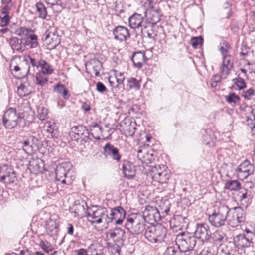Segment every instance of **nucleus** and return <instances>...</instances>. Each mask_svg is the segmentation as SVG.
<instances>
[{
  "label": "nucleus",
  "mask_w": 255,
  "mask_h": 255,
  "mask_svg": "<svg viewBox=\"0 0 255 255\" xmlns=\"http://www.w3.org/2000/svg\"><path fill=\"white\" fill-rule=\"evenodd\" d=\"M148 225L141 214H133L126 219L125 226L131 234L138 236L144 234Z\"/></svg>",
  "instance_id": "f257e3e1"
},
{
  "label": "nucleus",
  "mask_w": 255,
  "mask_h": 255,
  "mask_svg": "<svg viewBox=\"0 0 255 255\" xmlns=\"http://www.w3.org/2000/svg\"><path fill=\"white\" fill-rule=\"evenodd\" d=\"M86 216L88 221L92 224H102L103 226L107 227L110 223L107 210L100 206H93L87 208Z\"/></svg>",
  "instance_id": "f03ea898"
},
{
  "label": "nucleus",
  "mask_w": 255,
  "mask_h": 255,
  "mask_svg": "<svg viewBox=\"0 0 255 255\" xmlns=\"http://www.w3.org/2000/svg\"><path fill=\"white\" fill-rule=\"evenodd\" d=\"M228 207L221 203H217L214 208L212 213L208 215V219L210 224L213 227L218 228L225 224L227 222Z\"/></svg>",
  "instance_id": "7ed1b4c3"
},
{
  "label": "nucleus",
  "mask_w": 255,
  "mask_h": 255,
  "mask_svg": "<svg viewBox=\"0 0 255 255\" xmlns=\"http://www.w3.org/2000/svg\"><path fill=\"white\" fill-rule=\"evenodd\" d=\"M56 179L62 184L70 185L75 178V173L70 163H63L55 170Z\"/></svg>",
  "instance_id": "20e7f679"
},
{
  "label": "nucleus",
  "mask_w": 255,
  "mask_h": 255,
  "mask_svg": "<svg viewBox=\"0 0 255 255\" xmlns=\"http://www.w3.org/2000/svg\"><path fill=\"white\" fill-rule=\"evenodd\" d=\"M143 5L146 8L144 12L147 22L154 25L160 20L161 12L158 4L153 0H144Z\"/></svg>",
  "instance_id": "39448f33"
},
{
  "label": "nucleus",
  "mask_w": 255,
  "mask_h": 255,
  "mask_svg": "<svg viewBox=\"0 0 255 255\" xmlns=\"http://www.w3.org/2000/svg\"><path fill=\"white\" fill-rule=\"evenodd\" d=\"M166 234L167 229L162 224L148 225L144 233V236L151 243H161L164 241Z\"/></svg>",
  "instance_id": "423d86ee"
},
{
  "label": "nucleus",
  "mask_w": 255,
  "mask_h": 255,
  "mask_svg": "<svg viewBox=\"0 0 255 255\" xmlns=\"http://www.w3.org/2000/svg\"><path fill=\"white\" fill-rule=\"evenodd\" d=\"M23 118L15 109L10 108L4 113L2 118V124L6 129H12L20 126Z\"/></svg>",
  "instance_id": "0eeeda50"
},
{
  "label": "nucleus",
  "mask_w": 255,
  "mask_h": 255,
  "mask_svg": "<svg viewBox=\"0 0 255 255\" xmlns=\"http://www.w3.org/2000/svg\"><path fill=\"white\" fill-rule=\"evenodd\" d=\"M227 223L232 227H236L245 223L246 217V213L240 207L232 208H228Z\"/></svg>",
  "instance_id": "6e6552de"
},
{
  "label": "nucleus",
  "mask_w": 255,
  "mask_h": 255,
  "mask_svg": "<svg viewBox=\"0 0 255 255\" xmlns=\"http://www.w3.org/2000/svg\"><path fill=\"white\" fill-rule=\"evenodd\" d=\"M176 243L177 247L183 253L193 249L196 243L195 237L189 233H182L176 238Z\"/></svg>",
  "instance_id": "1a4fd4ad"
},
{
  "label": "nucleus",
  "mask_w": 255,
  "mask_h": 255,
  "mask_svg": "<svg viewBox=\"0 0 255 255\" xmlns=\"http://www.w3.org/2000/svg\"><path fill=\"white\" fill-rule=\"evenodd\" d=\"M89 132L86 128L82 125L74 126L71 128L70 137L72 140L79 142L80 144L86 142L89 139Z\"/></svg>",
  "instance_id": "9d476101"
},
{
  "label": "nucleus",
  "mask_w": 255,
  "mask_h": 255,
  "mask_svg": "<svg viewBox=\"0 0 255 255\" xmlns=\"http://www.w3.org/2000/svg\"><path fill=\"white\" fill-rule=\"evenodd\" d=\"M195 239L202 242H208L211 237V232L209 225L205 223H197L194 232Z\"/></svg>",
  "instance_id": "9b49d317"
},
{
  "label": "nucleus",
  "mask_w": 255,
  "mask_h": 255,
  "mask_svg": "<svg viewBox=\"0 0 255 255\" xmlns=\"http://www.w3.org/2000/svg\"><path fill=\"white\" fill-rule=\"evenodd\" d=\"M254 170L253 164L249 160L246 159L238 166L235 172L238 178L243 180L253 174Z\"/></svg>",
  "instance_id": "f8f14e48"
},
{
  "label": "nucleus",
  "mask_w": 255,
  "mask_h": 255,
  "mask_svg": "<svg viewBox=\"0 0 255 255\" xmlns=\"http://www.w3.org/2000/svg\"><path fill=\"white\" fill-rule=\"evenodd\" d=\"M42 40L49 46V49L55 48L60 43L56 28L50 27L48 29L43 35Z\"/></svg>",
  "instance_id": "ddd939ff"
},
{
  "label": "nucleus",
  "mask_w": 255,
  "mask_h": 255,
  "mask_svg": "<svg viewBox=\"0 0 255 255\" xmlns=\"http://www.w3.org/2000/svg\"><path fill=\"white\" fill-rule=\"evenodd\" d=\"M137 157L141 162L148 165L155 160L154 151L150 148L140 147L137 151Z\"/></svg>",
  "instance_id": "4468645a"
},
{
  "label": "nucleus",
  "mask_w": 255,
  "mask_h": 255,
  "mask_svg": "<svg viewBox=\"0 0 255 255\" xmlns=\"http://www.w3.org/2000/svg\"><path fill=\"white\" fill-rule=\"evenodd\" d=\"M142 216L144 217L145 221L147 222H157L160 219L161 216L159 210L154 207L146 206L143 211Z\"/></svg>",
  "instance_id": "2eb2a0df"
},
{
  "label": "nucleus",
  "mask_w": 255,
  "mask_h": 255,
  "mask_svg": "<svg viewBox=\"0 0 255 255\" xmlns=\"http://www.w3.org/2000/svg\"><path fill=\"white\" fill-rule=\"evenodd\" d=\"M126 212L121 206H118L111 209L109 216L110 222L114 221L115 224L120 225L125 218Z\"/></svg>",
  "instance_id": "dca6fc26"
},
{
  "label": "nucleus",
  "mask_w": 255,
  "mask_h": 255,
  "mask_svg": "<svg viewBox=\"0 0 255 255\" xmlns=\"http://www.w3.org/2000/svg\"><path fill=\"white\" fill-rule=\"evenodd\" d=\"M103 155L105 157H110L117 162H119L121 158L118 149L110 143H107L103 147Z\"/></svg>",
  "instance_id": "f3484780"
},
{
  "label": "nucleus",
  "mask_w": 255,
  "mask_h": 255,
  "mask_svg": "<svg viewBox=\"0 0 255 255\" xmlns=\"http://www.w3.org/2000/svg\"><path fill=\"white\" fill-rule=\"evenodd\" d=\"M122 133L126 137L132 136L136 129V123L129 120H125L121 123Z\"/></svg>",
  "instance_id": "a211bd4d"
},
{
  "label": "nucleus",
  "mask_w": 255,
  "mask_h": 255,
  "mask_svg": "<svg viewBox=\"0 0 255 255\" xmlns=\"http://www.w3.org/2000/svg\"><path fill=\"white\" fill-rule=\"evenodd\" d=\"M87 208L88 207L86 202L84 201H77L71 208L70 211L74 217L82 218L85 214L86 215Z\"/></svg>",
  "instance_id": "6ab92c4d"
},
{
  "label": "nucleus",
  "mask_w": 255,
  "mask_h": 255,
  "mask_svg": "<svg viewBox=\"0 0 255 255\" xmlns=\"http://www.w3.org/2000/svg\"><path fill=\"white\" fill-rule=\"evenodd\" d=\"M230 55H224L222 65L220 67L221 75L223 78L226 79L230 73L233 68V63Z\"/></svg>",
  "instance_id": "aec40b11"
},
{
  "label": "nucleus",
  "mask_w": 255,
  "mask_h": 255,
  "mask_svg": "<svg viewBox=\"0 0 255 255\" xmlns=\"http://www.w3.org/2000/svg\"><path fill=\"white\" fill-rule=\"evenodd\" d=\"M102 67L101 62L97 59H92L86 64V71L92 76H99V72L101 70Z\"/></svg>",
  "instance_id": "412c9836"
},
{
  "label": "nucleus",
  "mask_w": 255,
  "mask_h": 255,
  "mask_svg": "<svg viewBox=\"0 0 255 255\" xmlns=\"http://www.w3.org/2000/svg\"><path fill=\"white\" fill-rule=\"evenodd\" d=\"M113 34L114 38L120 41H126L130 37V33L128 28L123 26L115 27L113 30Z\"/></svg>",
  "instance_id": "4be33fe9"
},
{
  "label": "nucleus",
  "mask_w": 255,
  "mask_h": 255,
  "mask_svg": "<svg viewBox=\"0 0 255 255\" xmlns=\"http://www.w3.org/2000/svg\"><path fill=\"white\" fill-rule=\"evenodd\" d=\"M238 200L240 202L241 204L247 207L250 203L251 199V192L245 188L241 187L237 192V194Z\"/></svg>",
  "instance_id": "5701e85b"
},
{
  "label": "nucleus",
  "mask_w": 255,
  "mask_h": 255,
  "mask_svg": "<svg viewBox=\"0 0 255 255\" xmlns=\"http://www.w3.org/2000/svg\"><path fill=\"white\" fill-rule=\"evenodd\" d=\"M233 240L235 247L239 249L249 247L250 244H252L249 239L246 237L244 232L242 234H239L235 236Z\"/></svg>",
  "instance_id": "b1692460"
},
{
  "label": "nucleus",
  "mask_w": 255,
  "mask_h": 255,
  "mask_svg": "<svg viewBox=\"0 0 255 255\" xmlns=\"http://www.w3.org/2000/svg\"><path fill=\"white\" fill-rule=\"evenodd\" d=\"M45 230L49 236L51 237L56 236L59 230L58 221L56 219L50 218L46 222Z\"/></svg>",
  "instance_id": "393cba45"
},
{
  "label": "nucleus",
  "mask_w": 255,
  "mask_h": 255,
  "mask_svg": "<svg viewBox=\"0 0 255 255\" xmlns=\"http://www.w3.org/2000/svg\"><path fill=\"white\" fill-rule=\"evenodd\" d=\"M145 54L141 51L134 52L132 56L131 60L134 66L141 68L147 60Z\"/></svg>",
  "instance_id": "a878e982"
},
{
  "label": "nucleus",
  "mask_w": 255,
  "mask_h": 255,
  "mask_svg": "<svg viewBox=\"0 0 255 255\" xmlns=\"http://www.w3.org/2000/svg\"><path fill=\"white\" fill-rule=\"evenodd\" d=\"M122 170L124 176L128 179L132 178L135 175V168L131 163L125 162L123 165Z\"/></svg>",
  "instance_id": "bb28decb"
},
{
  "label": "nucleus",
  "mask_w": 255,
  "mask_h": 255,
  "mask_svg": "<svg viewBox=\"0 0 255 255\" xmlns=\"http://www.w3.org/2000/svg\"><path fill=\"white\" fill-rule=\"evenodd\" d=\"M143 17L140 14L134 13L128 19L129 25L131 28L136 29L142 26Z\"/></svg>",
  "instance_id": "cd10ccee"
},
{
  "label": "nucleus",
  "mask_w": 255,
  "mask_h": 255,
  "mask_svg": "<svg viewBox=\"0 0 255 255\" xmlns=\"http://www.w3.org/2000/svg\"><path fill=\"white\" fill-rule=\"evenodd\" d=\"M45 130L49 134V137L54 138L58 135V128L53 120L48 121L45 124Z\"/></svg>",
  "instance_id": "c85d7f7f"
},
{
  "label": "nucleus",
  "mask_w": 255,
  "mask_h": 255,
  "mask_svg": "<svg viewBox=\"0 0 255 255\" xmlns=\"http://www.w3.org/2000/svg\"><path fill=\"white\" fill-rule=\"evenodd\" d=\"M252 244H255V223L247 224L243 230Z\"/></svg>",
  "instance_id": "c756f323"
},
{
  "label": "nucleus",
  "mask_w": 255,
  "mask_h": 255,
  "mask_svg": "<svg viewBox=\"0 0 255 255\" xmlns=\"http://www.w3.org/2000/svg\"><path fill=\"white\" fill-rule=\"evenodd\" d=\"M9 43L13 51L21 53L25 49V45L21 39L12 37L9 39Z\"/></svg>",
  "instance_id": "7c9ffc66"
},
{
  "label": "nucleus",
  "mask_w": 255,
  "mask_h": 255,
  "mask_svg": "<svg viewBox=\"0 0 255 255\" xmlns=\"http://www.w3.org/2000/svg\"><path fill=\"white\" fill-rule=\"evenodd\" d=\"M91 135L96 139L99 140L102 135V128L98 123L93 122L89 126Z\"/></svg>",
  "instance_id": "2f4dec72"
},
{
  "label": "nucleus",
  "mask_w": 255,
  "mask_h": 255,
  "mask_svg": "<svg viewBox=\"0 0 255 255\" xmlns=\"http://www.w3.org/2000/svg\"><path fill=\"white\" fill-rule=\"evenodd\" d=\"M152 179L161 184L166 183L170 178L169 171H165L161 173L155 172L154 175L151 176Z\"/></svg>",
  "instance_id": "473e14b6"
},
{
  "label": "nucleus",
  "mask_w": 255,
  "mask_h": 255,
  "mask_svg": "<svg viewBox=\"0 0 255 255\" xmlns=\"http://www.w3.org/2000/svg\"><path fill=\"white\" fill-rule=\"evenodd\" d=\"M125 231L120 228H115L110 233V237L115 241L125 240Z\"/></svg>",
  "instance_id": "72a5a7b5"
},
{
  "label": "nucleus",
  "mask_w": 255,
  "mask_h": 255,
  "mask_svg": "<svg viewBox=\"0 0 255 255\" xmlns=\"http://www.w3.org/2000/svg\"><path fill=\"white\" fill-rule=\"evenodd\" d=\"M39 66L41 69V73L49 75L53 72L52 66L44 60L41 59L39 61Z\"/></svg>",
  "instance_id": "f704fd0d"
},
{
  "label": "nucleus",
  "mask_w": 255,
  "mask_h": 255,
  "mask_svg": "<svg viewBox=\"0 0 255 255\" xmlns=\"http://www.w3.org/2000/svg\"><path fill=\"white\" fill-rule=\"evenodd\" d=\"M241 183L236 180H229L226 182L224 188L230 191H238L241 188Z\"/></svg>",
  "instance_id": "c9c22d12"
},
{
  "label": "nucleus",
  "mask_w": 255,
  "mask_h": 255,
  "mask_svg": "<svg viewBox=\"0 0 255 255\" xmlns=\"http://www.w3.org/2000/svg\"><path fill=\"white\" fill-rule=\"evenodd\" d=\"M54 91L59 94H61L64 99H68L70 95L64 85L58 84L54 88Z\"/></svg>",
  "instance_id": "e433bc0d"
},
{
  "label": "nucleus",
  "mask_w": 255,
  "mask_h": 255,
  "mask_svg": "<svg viewBox=\"0 0 255 255\" xmlns=\"http://www.w3.org/2000/svg\"><path fill=\"white\" fill-rule=\"evenodd\" d=\"M35 6L39 17L42 19H45L47 15V12L44 5L41 2H38L36 3Z\"/></svg>",
  "instance_id": "4c0bfd02"
},
{
  "label": "nucleus",
  "mask_w": 255,
  "mask_h": 255,
  "mask_svg": "<svg viewBox=\"0 0 255 255\" xmlns=\"http://www.w3.org/2000/svg\"><path fill=\"white\" fill-rule=\"evenodd\" d=\"M128 83L127 86L130 89H134L135 90H138L140 88V84L135 78L131 77L128 79Z\"/></svg>",
  "instance_id": "58836bf2"
},
{
  "label": "nucleus",
  "mask_w": 255,
  "mask_h": 255,
  "mask_svg": "<svg viewBox=\"0 0 255 255\" xmlns=\"http://www.w3.org/2000/svg\"><path fill=\"white\" fill-rule=\"evenodd\" d=\"M232 82L234 83V85L236 87L235 88L236 90H243L247 86L246 83H245L244 80L241 77H239V75H238L237 78L233 79Z\"/></svg>",
  "instance_id": "ea45409f"
},
{
  "label": "nucleus",
  "mask_w": 255,
  "mask_h": 255,
  "mask_svg": "<svg viewBox=\"0 0 255 255\" xmlns=\"http://www.w3.org/2000/svg\"><path fill=\"white\" fill-rule=\"evenodd\" d=\"M141 33L144 37H147L150 39H154L156 36L155 32L151 27L145 26L143 28L141 29Z\"/></svg>",
  "instance_id": "a19ab883"
},
{
  "label": "nucleus",
  "mask_w": 255,
  "mask_h": 255,
  "mask_svg": "<svg viewBox=\"0 0 255 255\" xmlns=\"http://www.w3.org/2000/svg\"><path fill=\"white\" fill-rule=\"evenodd\" d=\"M182 252L178 247L170 246L166 249L164 255H182Z\"/></svg>",
  "instance_id": "79ce46f5"
},
{
  "label": "nucleus",
  "mask_w": 255,
  "mask_h": 255,
  "mask_svg": "<svg viewBox=\"0 0 255 255\" xmlns=\"http://www.w3.org/2000/svg\"><path fill=\"white\" fill-rule=\"evenodd\" d=\"M213 238L215 242H221L226 240V236L222 230H217L213 233Z\"/></svg>",
  "instance_id": "37998d69"
},
{
  "label": "nucleus",
  "mask_w": 255,
  "mask_h": 255,
  "mask_svg": "<svg viewBox=\"0 0 255 255\" xmlns=\"http://www.w3.org/2000/svg\"><path fill=\"white\" fill-rule=\"evenodd\" d=\"M165 171H169L167 167L165 165H158L152 167L150 171L151 176L154 175L155 172L161 173Z\"/></svg>",
  "instance_id": "c03bdc74"
},
{
  "label": "nucleus",
  "mask_w": 255,
  "mask_h": 255,
  "mask_svg": "<svg viewBox=\"0 0 255 255\" xmlns=\"http://www.w3.org/2000/svg\"><path fill=\"white\" fill-rule=\"evenodd\" d=\"M225 99L227 102L230 104H236L240 100V97L233 92L230 93L227 96H226Z\"/></svg>",
  "instance_id": "a18cd8bd"
},
{
  "label": "nucleus",
  "mask_w": 255,
  "mask_h": 255,
  "mask_svg": "<svg viewBox=\"0 0 255 255\" xmlns=\"http://www.w3.org/2000/svg\"><path fill=\"white\" fill-rule=\"evenodd\" d=\"M48 113V109L43 106L37 108V117L41 121H44L47 119Z\"/></svg>",
  "instance_id": "49530a36"
},
{
  "label": "nucleus",
  "mask_w": 255,
  "mask_h": 255,
  "mask_svg": "<svg viewBox=\"0 0 255 255\" xmlns=\"http://www.w3.org/2000/svg\"><path fill=\"white\" fill-rule=\"evenodd\" d=\"M31 31V29L29 28L20 27L15 30V34L22 38H23L27 36Z\"/></svg>",
  "instance_id": "de8ad7c7"
},
{
  "label": "nucleus",
  "mask_w": 255,
  "mask_h": 255,
  "mask_svg": "<svg viewBox=\"0 0 255 255\" xmlns=\"http://www.w3.org/2000/svg\"><path fill=\"white\" fill-rule=\"evenodd\" d=\"M45 74L39 72L36 76V83L41 86L45 85L48 82V78Z\"/></svg>",
  "instance_id": "09e8293b"
},
{
  "label": "nucleus",
  "mask_w": 255,
  "mask_h": 255,
  "mask_svg": "<svg viewBox=\"0 0 255 255\" xmlns=\"http://www.w3.org/2000/svg\"><path fill=\"white\" fill-rule=\"evenodd\" d=\"M187 219L183 217L181 215H176L174 217L171 222H174L175 226L176 227H183L182 223H186Z\"/></svg>",
  "instance_id": "8fccbe9b"
},
{
  "label": "nucleus",
  "mask_w": 255,
  "mask_h": 255,
  "mask_svg": "<svg viewBox=\"0 0 255 255\" xmlns=\"http://www.w3.org/2000/svg\"><path fill=\"white\" fill-rule=\"evenodd\" d=\"M17 93L20 97H23L28 96L30 93V91L25 85L21 84L18 87Z\"/></svg>",
  "instance_id": "3c124183"
},
{
  "label": "nucleus",
  "mask_w": 255,
  "mask_h": 255,
  "mask_svg": "<svg viewBox=\"0 0 255 255\" xmlns=\"http://www.w3.org/2000/svg\"><path fill=\"white\" fill-rule=\"evenodd\" d=\"M241 95L245 99L250 100L252 96H255V90L251 88L246 91H243Z\"/></svg>",
  "instance_id": "603ef678"
},
{
  "label": "nucleus",
  "mask_w": 255,
  "mask_h": 255,
  "mask_svg": "<svg viewBox=\"0 0 255 255\" xmlns=\"http://www.w3.org/2000/svg\"><path fill=\"white\" fill-rule=\"evenodd\" d=\"M203 41V39L201 36L194 37L191 38L190 43L193 47L196 48L198 46L202 44Z\"/></svg>",
  "instance_id": "864d4df0"
},
{
  "label": "nucleus",
  "mask_w": 255,
  "mask_h": 255,
  "mask_svg": "<svg viewBox=\"0 0 255 255\" xmlns=\"http://www.w3.org/2000/svg\"><path fill=\"white\" fill-rule=\"evenodd\" d=\"M40 246L46 253H48L53 250L52 245L47 241H41Z\"/></svg>",
  "instance_id": "5fc2aeb1"
},
{
  "label": "nucleus",
  "mask_w": 255,
  "mask_h": 255,
  "mask_svg": "<svg viewBox=\"0 0 255 255\" xmlns=\"http://www.w3.org/2000/svg\"><path fill=\"white\" fill-rule=\"evenodd\" d=\"M88 251L90 253V255H102V254L98 253L96 246L93 244H91L89 246Z\"/></svg>",
  "instance_id": "6e6d98bb"
},
{
  "label": "nucleus",
  "mask_w": 255,
  "mask_h": 255,
  "mask_svg": "<svg viewBox=\"0 0 255 255\" xmlns=\"http://www.w3.org/2000/svg\"><path fill=\"white\" fill-rule=\"evenodd\" d=\"M4 172L6 175V178L8 179V182L9 183L14 182V178L15 177L14 172L4 170Z\"/></svg>",
  "instance_id": "4d7b16f0"
},
{
  "label": "nucleus",
  "mask_w": 255,
  "mask_h": 255,
  "mask_svg": "<svg viewBox=\"0 0 255 255\" xmlns=\"http://www.w3.org/2000/svg\"><path fill=\"white\" fill-rule=\"evenodd\" d=\"M0 18H1V26L4 27L7 25L10 21V17L8 15H4L3 17H1V16H0Z\"/></svg>",
  "instance_id": "13d9d810"
},
{
  "label": "nucleus",
  "mask_w": 255,
  "mask_h": 255,
  "mask_svg": "<svg viewBox=\"0 0 255 255\" xmlns=\"http://www.w3.org/2000/svg\"><path fill=\"white\" fill-rule=\"evenodd\" d=\"M215 140H216L215 138H214V139L211 138V140H208V135H207L204 136V139L203 142L206 145H208L209 146H212L214 145Z\"/></svg>",
  "instance_id": "bf43d9fd"
},
{
  "label": "nucleus",
  "mask_w": 255,
  "mask_h": 255,
  "mask_svg": "<svg viewBox=\"0 0 255 255\" xmlns=\"http://www.w3.org/2000/svg\"><path fill=\"white\" fill-rule=\"evenodd\" d=\"M116 77L110 76L108 78V81L110 85L113 88H117V84L116 82Z\"/></svg>",
  "instance_id": "052dcab7"
},
{
  "label": "nucleus",
  "mask_w": 255,
  "mask_h": 255,
  "mask_svg": "<svg viewBox=\"0 0 255 255\" xmlns=\"http://www.w3.org/2000/svg\"><path fill=\"white\" fill-rule=\"evenodd\" d=\"M96 90L100 93H103L104 92L106 91V87L103 83L98 82L96 84Z\"/></svg>",
  "instance_id": "680f3d73"
},
{
  "label": "nucleus",
  "mask_w": 255,
  "mask_h": 255,
  "mask_svg": "<svg viewBox=\"0 0 255 255\" xmlns=\"http://www.w3.org/2000/svg\"><path fill=\"white\" fill-rule=\"evenodd\" d=\"M30 143L29 139L28 140L24 141L22 143V148L25 152H27V151L30 150L31 149L32 146L30 145Z\"/></svg>",
  "instance_id": "e2e57ef3"
},
{
  "label": "nucleus",
  "mask_w": 255,
  "mask_h": 255,
  "mask_svg": "<svg viewBox=\"0 0 255 255\" xmlns=\"http://www.w3.org/2000/svg\"><path fill=\"white\" fill-rule=\"evenodd\" d=\"M230 45L228 43L225 44V47L221 46L220 48V51L221 52L223 57H224V55H227L226 54L227 53L228 50L230 49Z\"/></svg>",
  "instance_id": "0e129e2a"
},
{
  "label": "nucleus",
  "mask_w": 255,
  "mask_h": 255,
  "mask_svg": "<svg viewBox=\"0 0 255 255\" xmlns=\"http://www.w3.org/2000/svg\"><path fill=\"white\" fill-rule=\"evenodd\" d=\"M45 1L48 4H50L51 5H62V3L61 2V0H45Z\"/></svg>",
  "instance_id": "69168bd1"
},
{
  "label": "nucleus",
  "mask_w": 255,
  "mask_h": 255,
  "mask_svg": "<svg viewBox=\"0 0 255 255\" xmlns=\"http://www.w3.org/2000/svg\"><path fill=\"white\" fill-rule=\"evenodd\" d=\"M218 255H234L229 252L227 249L221 248L218 252Z\"/></svg>",
  "instance_id": "338daca9"
},
{
  "label": "nucleus",
  "mask_w": 255,
  "mask_h": 255,
  "mask_svg": "<svg viewBox=\"0 0 255 255\" xmlns=\"http://www.w3.org/2000/svg\"><path fill=\"white\" fill-rule=\"evenodd\" d=\"M76 255H88L86 250L81 248L75 251Z\"/></svg>",
  "instance_id": "774afa93"
}]
</instances>
